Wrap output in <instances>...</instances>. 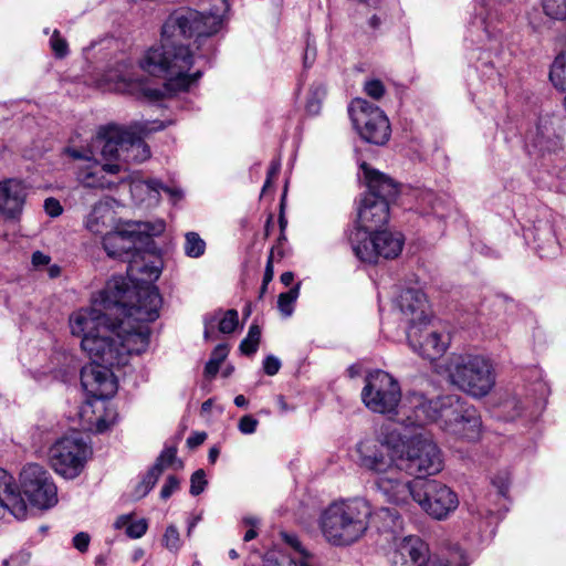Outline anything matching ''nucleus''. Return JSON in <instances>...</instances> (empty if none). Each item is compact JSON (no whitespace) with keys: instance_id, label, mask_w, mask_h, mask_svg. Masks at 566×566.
I'll return each mask as SVG.
<instances>
[{"instance_id":"f257e3e1","label":"nucleus","mask_w":566,"mask_h":566,"mask_svg":"<svg viewBox=\"0 0 566 566\" xmlns=\"http://www.w3.org/2000/svg\"><path fill=\"white\" fill-rule=\"evenodd\" d=\"M96 302L104 310H115L122 318L118 324L111 323L107 314L95 307L78 310L70 316L71 333L82 338L81 347L91 360L120 367L132 355L145 353L150 328L145 324L130 327V321L150 323L159 317L163 298L158 289L148 285L134 291L123 276H114Z\"/></svg>"},{"instance_id":"f03ea898","label":"nucleus","mask_w":566,"mask_h":566,"mask_svg":"<svg viewBox=\"0 0 566 566\" xmlns=\"http://www.w3.org/2000/svg\"><path fill=\"white\" fill-rule=\"evenodd\" d=\"M221 27L222 18L216 12L205 14L190 8L174 11L163 25L160 45L147 50L139 60L143 71L164 77L165 84L158 87L149 80L136 76L134 64L122 61L105 72L104 87L147 103L188 91L201 76V72L188 73L193 55L181 39L196 36V42H199L219 32Z\"/></svg>"},{"instance_id":"7ed1b4c3","label":"nucleus","mask_w":566,"mask_h":566,"mask_svg":"<svg viewBox=\"0 0 566 566\" xmlns=\"http://www.w3.org/2000/svg\"><path fill=\"white\" fill-rule=\"evenodd\" d=\"M171 122H138L129 126L108 124L102 126L96 136L103 159L101 164L92 157L91 150L66 148V154L83 161L77 168V180L85 188L114 189L126 181L124 164H138L150 157L149 146L144 138L164 129Z\"/></svg>"},{"instance_id":"20e7f679","label":"nucleus","mask_w":566,"mask_h":566,"mask_svg":"<svg viewBox=\"0 0 566 566\" xmlns=\"http://www.w3.org/2000/svg\"><path fill=\"white\" fill-rule=\"evenodd\" d=\"M165 222L156 220L128 221L122 229L107 232L103 238V248L108 256L127 262L128 277L140 285L153 286L151 282L159 279L161 273L160 261H146V255L155 256L157 247L154 237L165 231Z\"/></svg>"},{"instance_id":"39448f33","label":"nucleus","mask_w":566,"mask_h":566,"mask_svg":"<svg viewBox=\"0 0 566 566\" xmlns=\"http://www.w3.org/2000/svg\"><path fill=\"white\" fill-rule=\"evenodd\" d=\"M371 505L363 497L331 503L319 516V530L333 546L345 547L359 541L367 532Z\"/></svg>"},{"instance_id":"423d86ee","label":"nucleus","mask_w":566,"mask_h":566,"mask_svg":"<svg viewBox=\"0 0 566 566\" xmlns=\"http://www.w3.org/2000/svg\"><path fill=\"white\" fill-rule=\"evenodd\" d=\"M367 185L357 208V221L352 229L368 232L379 230L389 220V205L398 195L397 184L385 174L373 169L367 163L359 165Z\"/></svg>"},{"instance_id":"0eeeda50","label":"nucleus","mask_w":566,"mask_h":566,"mask_svg":"<svg viewBox=\"0 0 566 566\" xmlns=\"http://www.w3.org/2000/svg\"><path fill=\"white\" fill-rule=\"evenodd\" d=\"M440 368L453 386L473 398H484L496 384L494 365L484 355L452 354Z\"/></svg>"},{"instance_id":"6e6552de","label":"nucleus","mask_w":566,"mask_h":566,"mask_svg":"<svg viewBox=\"0 0 566 566\" xmlns=\"http://www.w3.org/2000/svg\"><path fill=\"white\" fill-rule=\"evenodd\" d=\"M525 148L536 166L557 175V160L563 151L557 120L549 114H541L534 128L526 134Z\"/></svg>"},{"instance_id":"1a4fd4ad","label":"nucleus","mask_w":566,"mask_h":566,"mask_svg":"<svg viewBox=\"0 0 566 566\" xmlns=\"http://www.w3.org/2000/svg\"><path fill=\"white\" fill-rule=\"evenodd\" d=\"M347 239L355 256L361 262L377 263L380 258L395 259L403 247L405 238L400 232L364 229H349Z\"/></svg>"},{"instance_id":"9d476101","label":"nucleus","mask_w":566,"mask_h":566,"mask_svg":"<svg viewBox=\"0 0 566 566\" xmlns=\"http://www.w3.org/2000/svg\"><path fill=\"white\" fill-rule=\"evenodd\" d=\"M360 396L368 410L388 417H397L402 402L399 381L381 369H375L366 375Z\"/></svg>"},{"instance_id":"9b49d317","label":"nucleus","mask_w":566,"mask_h":566,"mask_svg":"<svg viewBox=\"0 0 566 566\" xmlns=\"http://www.w3.org/2000/svg\"><path fill=\"white\" fill-rule=\"evenodd\" d=\"M440 428L450 436L467 441L480 438L482 420L478 409L458 395L442 396Z\"/></svg>"},{"instance_id":"f8f14e48","label":"nucleus","mask_w":566,"mask_h":566,"mask_svg":"<svg viewBox=\"0 0 566 566\" xmlns=\"http://www.w3.org/2000/svg\"><path fill=\"white\" fill-rule=\"evenodd\" d=\"M396 467L416 476V481H423L426 476L442 470L441 451L431 439L416 436L407 441L406 450L397 455Z\"/></svg>"},{"instance_id":"ddd939ff","label":"nucleus","mask_w":566,"mask_h":566,"mask_svg":"<svg viewBox=\"0 0 566 566\" xmlns=\"http://www.w3.org/2000/svg\"><path fill=\"white\" fill-rule=\"evenodd\" d=\"M532 374L535 380L531 388L515 391L500 402L499 417L504 421H513L520 417L535 420L545 408L548 386L542 380L541 370L533 369Z\"/></svg>"},{"instance_id":"4468645a","label":"nucleus","mask_w":566,"mask_h":566,"mask_svg":"<svg viewBox=\"0 0 566 566\" xmlns=\"http://www.w3.org/2000/svg\"><path fill=\"white\" fill-rule=\"evenodd\" d=\"M390 560L391 566H468L465 554L459 546H454L444 559L436 562L430 558L428 544L413 535L400 539Z\"/></svg>"},{"instance_id":"2eb2a0df","label":"nucleus","mask_w":566,"mask_h":566,"mask_svg":"<svg viewBox=\"0 0 566 566\" xmlns=\"http://www.w3.org/2000/svg\"><path fill=\"white\" fill-rule=\"evenodd\" d=\"M20 486L29 503L39 510H49L57 503V489L50 473L36 463L23 467Z\"/></svg>"},{"instance_id":"dca6fc26","label":"nucleus","mask_w":566,"mask_h":566,"mask_svg":"<svg viewBox=\"0 0 566 566\" xmlns=\"http://www.w3.org/2000/svg\"><path fill=\"white\" fill-rule=\"evenodd\" d=\"M415 502L434 520H446L459 506L455 492L436 480L420 481Z\"/></svg>"},{"instance_id":"f3484780","label":"nucleus","mask_w":566,"mask_h":566,"mask_svg":"<svg viewBox=\"0 0 566 566\" xmlns=\"http://www.w3.org/2000/svg\"><path fill=\"white\" fill-rule=\"evenodd\" d=\"M442 413V396L429 399L417 391L408 392L402 399L398 421L406 428H421L436 422L440 427Z\"/></svg>"},{"instance_id":"a211bd4d","label":"nucleus","mask_w":566,"mask_h":566,"mask_svg":"<svg viewBox=\"0 0 566 566\" xmlns=\"http://www.w3.org/2000/svg\"><path fill=\"white\" fill-rule=\"evenodd\" d=\"M87 453V446L82 438L64 437L51 447L50 461L56 473L74 479L84 468Z\"/></svg>"},{"instance_id":"6ab92c4d","label":"nucleus","mask_w":566,"mask_h":566,"mask_svg":"<svg viewBox=\"0 0 566 566\" xmlns=\"http://www.w3.org/2000/svg\"><path fill=\"white\" fill-rule=\"evenodd\" d=\"M348 115L364 140L375 145H384L388 142L391 128L381 108H348Z\"/></svg>"},{"instance_id":"aec40b11","label":"nucleus","mask_w":566,"mask_h":566,"mask_svg":"<svg viewBox=\"0 0 566 566\" xmlns=\"http://www.w3.org/2000/svg\"><path fill=\"white\" fill-rule=\"evenodd\" d=\"M395 313L403 324V331H413L429 322L426 295L417 289L403 290L395 300Z\"/></svg>"},{"instance_id":"412c9836","label":"nucleus","mask_w":566,"mask_h":566,"mask_svg":"<svg viewBox=\"0 0 566 566\" xmlns=\"http://www.w3.org/2000/svg\"><path fill=\"white\" fill-rule=\"evenodd\" d=\"M114 367L93 363L81 368V385L86 395L96 400L112 398L117 390Z\"/></svg>"},{"instance_id":"4be33fe9","label":"nucleus","mask_w":566,"mask_h":566,"mask_svg":"<svg viewBox=\"0 0 566 566\" xmlns=\"http://www.w3.org/2000/svg\"><path fill=\"white\" fill-rule=\"evenodd\" d=\"M420 481H407L400 478L399 470L376 476L374 486L376 491L389 503L406 505L410 500L415 501V494Z\"/></svg>"},{"instance_id":"5701e85b","label":"nucleus","mask_w":566,"mask_h":566,"mask_svg":"<svg viewBox=\"0 0 566 566\" xmlns=\"http://www.w3.org/2000/svg\"><path fill=\"white\" fill-rule=\"evenodd\" d=\"M427 325L407 332V340L415 353L424 359L434 360L447 350L450 337L448 334L428 331Z\"/></svg>"},{"instance_id":"b1692460","label":"nucleus","mask_w":566,"mask_h":566,"mask_svg":"<svg viewBox=\"0 0 566 566\" xmlns=\"http://www.w3.org/2000/svg\"><path fill=\"white\" fill-rule=\"evenodd\" d=\"M360 467L375 473L377 476L392 472L397 469V455L389 453L387 449L375 439H366L358 443Z\"/></svg>"},{"instance_id":"393cba45","label":"nucleus","mask_w":566,"mask_h":566,"mask_svg":"<svg viewBox=\"0 0 566 566\" xmlns=\"http://www.w3.org/2000/svg\"><path fill=\"white\" fill-rule=\"evenodd\" d=\"M27 196V186L20 179L9 178L0 181V214L6 220L18 221Z\"/></svg>"},{"instance_id":"a878e982","label":"nucleus","mask_w":566,"mask_h":566,"mask_svg":"<svg viewBox=\"0 0 566 566\" xmlns=\"http://www.w3.org/2000/svg\"><path fill=\"white\" fill-rule=\"evenodd\" d=\"M9 511L17 520L27 517V503L12 474L0 468V515Z\"/></svg>"},{"instance_id":"bb28decb","label":"nucleus","mask_w":566,"mask_h":566,"mask_svg":"<svg viewBox=\"0 0 566 566\" xmlns=\"http://www.w3.org/2000/svg\"><path fill=\"white\" fill-rule=\"evenodd\" d=\"M415 211L424 217H432L439 223L448 214V199L430 189H418L413 192Z\"/></svg>"},{"instance_id":"cd10ccee","label":"nucleus","mask_w":566,"mask_h":566,"mask_svg":"<svg viewBox=\"0 0 566 566\" xmlns=\"http://www.w3.org/2000/svg\"><path fill=\"white\" fill-rule=\"evenodd\" d=\"M123 177L126 178V181L122 185L128 187L132 199L136 203H143L146 200H148L149 202H158L159 187H161L160 180H158V179L142 180L138 178H134L129 175H125Z\"/></svg>"},{"instance_id":"c85d7f7f","label":"nucleus","mask_w":566,"mask_h":566,"mask_svg":"<svg viewBox=\"0 0 566 566\" xmlns=\"http://www.w3.org/2000/svg\"><path fill=\"white\" fill-rule=\"evenodd\" d=\"M530 231L541 258H547L556 253L558 241L552 224L547 220H537Z\"/></svg>"},{"instance_id":"c756f323","label":"nucleus","mask_w":566,"mask_h":566,"mask_svg":"<svg viewBox=\"0 0 566 566\" xmlns=\"http://www.w3.org/2000/svg\"><path fill=\"white\" fill-rule=\"evenodd\" d=\"M115 211L106 201L96 202L85 220V227L94 234H102L113 223Z\"/></svg>"},{"instance_id":"7c9ffc66","label":"nucleus","mask_w":566,"mask_h":566,"mask_svg":"<svg viewBox=\"0 0 566 566\" xmlns=\"http://www.w3.org/2000/svg\"><path fill=\"white\" fill-rule=\"evenodd\" d=\"M49 373L56 379H64L74 374L80 364L77 358L65 349H55L50 358Z\"/></svg>"},{"instance_id":"2f4dec72","label":"nucleus","mask_w":566,"mask_h":566,"mask_svg":"<svg viewBox=\"0 0 566 566\" xmlns=\"http://www.w3.org/2000/svg\"><path fill=\"white\" fill-rule=\"evenodd\" d=\"M280 537L293 552L289 559V566H311L308 553L302 546L296 534L280 532Z\"/></svg>"},{"instance_id":"473e14b6","label":"nucleus","mask_w":566,"mask_h":566,"mask_svg":"<svg viewBox=\"0 0 566 566\" xmlns=\"http://www.w3.org/2000/svg\"><path fill=\"white\" fill-rule=\"evenodd\" d=\"M114 527L116 530L125 528V533L129 538H140L143 537L148 530V522L146 518H140L137 521L133 520V514H123L116 518L114 522Z\"/></svg>"},{"instance_id":"72a5a7b5","label":"nucleus","mask_w":566,"mask_h":566,"mask_svg":"<svg viewBox=\"0 0 566 566\" xmlns=\"http://www.w3.org/2000/svg\"><path fill=\"white\" fill-rule=\"evenodd\" d=\"M370 521L373 523L380 522V525H377L379 532L394 533L401 525V516L398 511L389 507H381L376 512L371 511Z\"/></svg>"},{"instance_id":"f704fd0d","label":"nucleus","mask_w":566,"mask_h":566,"mask_svg":"<svg viewBox=\"0 0 566 566\" xmlns=\"http://www.w3.org/2000/svg\"><path fill=\"white\" fill-rule=\"evenodd\" d=\"M381 443L385 449L391 452L394 455H399L401 450H406L407 442L403 441L401 433L390 426L384 427L376 440Z\"/></svg>"},{"instance_id":"c9c22d12","label":"nucleus","mask_w":566,"mask_h":566,"mask_svg":"<svg viewBox=\"0 0 566 566\" xmlns=\"http://www.w3.org/2000/svg\"><path fill=\"white\" fill-rule=\"evenodd\" d=\"M229 347L227 344L217 345L205 366V377L208 379H212L219 371L221 364L228 357Z\"/></svg>"},{"instance_id":"e433bc0d","label":"nucleus","mask_w":566,"mask_h":566,"mask_svg":"<svg viewBox=\"0 0 566 566\" xmlns=\"http://www.w3.org/2000/svg\"><path fill=\"white\" fill-rule=\"evenodd\" d=\"M500 507L497 510H493L483 503H479L475 506L470 507V513L478 522L481 523V527L483 525L488 527L500 518Z\"/></svg>"},{"instance_id":"4c0bfd02","label":"nucleus","mask_w":566,"mask_h":566,"mask_svg":"<svg viewBox=\"0 0 566 566\" xmlns=\"http://www.w3.org/2000/svg\"><path fill=\"white\" fill-rule=\"evenodd\" d=\"M185 254L189 258L197 259L203 255L206 251V242L197 232H187L185 234L184 244Z\"/></svg>"},{"instance_id":"58836bf2","label":"nucleus","mask_w":566,"mask_h":566,"mask_svg":"<svg viewBox=\"0 0 566 566\" xmlns=\"http://www.w3.org/2000/svg\"><path fill=\"white\" fill-rule=\"evenodd\" d=\"M301 283L295 284L287 292L281 293L277 298V307L280 312L289 317L294 312V303L300 295Z\"/></svg>"},{"instance_id":"ea45409f","label":"nucleus","mask_w":566,"mask_h":566,"mask_svg":"<svg viewBox=\"0 0 566 566\" xmlns=\"http://www.w3.org/2000/svg\"><path fill=\"white\" fill-rule=\"evenodd\" d=\"M261 339V329L256 324L249 327L248 335L241 340L239 349L243 355L256 353Z\"/></svg>"},{"instance_id":"a19ab883","label":"nucleus","mask_w":566,"mask_h":566,"mask_svg":"<svg viewBox=\"0 0 566 566\" xmlns=\"http://www.w3.org/2000/svg\"><path fill=\"white\" fill-rule=\"evenodd\" d=\"M161 545L170 553L178 554L182 547V539L179 533V530L175 524H170L166 527L163 538Z\"/></svg>"},{"instance_id":"79ce46f5","label":"nucleus","mask_w":566,"mask_h":566,"mask_svg":"<svg viewBox=\"0 0 566 566\" xmlns=\"http://www.w3.org/2000/svg\"><path fill=\"white\" fill-rule=\"evenodd\" d=\"M543 12L551 20H565L566 0H543Z\"/></svg>"},{"instance_id":"37998d69","label":"nucleus","mask_w":566,"mask_h":566,"mask_svg":"<svg viewBox=\"0 0 566 566\" xmlns=\"http://www.w3.org/2000/svg\"><path fill=\"white\" fill-rule=\"evenodd\" d=\"M161 474L163 471L154 464L137 485L136 493L139 496L147 495L154 489Z\"/></svg>"},{"instance_id":"c03bdc74","label":"nucleus","mask_w":566,"mask_h":566,"mask_svg":"<svg viewBox=\"0 0 566 566\" xmlns=\"http://www.w3.org/2000/svg\"><path fill=\"white\" fill-rule=\"evenodd\" d=\"M178 463V468L182 467V462L177 459V446H166L155 461V465L163 472L165 469Z\"/></svg>"},{"instance_id":"a18cd8bd","label":"nucleus","mask_w":566,"mask_h":566,"mask_svg":"<svg viewBox=\"0 0 566 566\" xmlns=\"http://www.w3.org/2000/svg\"><path fill=\"white\" fill-rule=\"evenodd\" d=\"M239 324V314L237 310L222 311L219 322V332L222 334H231Z\"/></svg>"},{"instance_id":"49530a36","label":"nucleus","mask_w":566,"mask_h":566,"mask_svg":"<svg viewBox=\"0 0 566 566\" xmlns=\"http://www.w3.org/2000/svg\"><path fill=\"white\" fill-rule=\"evenodd\" d=\"M492 486L496 489V499H506L510 486V473L507 471L499 472L492 478Z\"/></svg>"},{"instance_id":"de8ad7c7","label":"nucleus","mask_w":566,"mask_h":566,"mask_svg":"<svg viewBox=\"0 0 566 566\" xmlns=\"http://www.w3.org/2000/svg\"><path fill=\"white\" fill-rule=\"evenodd\" d=\"M50 46L54 52V55L62 59L69 53V45L64 38L61 36L57 30H54L50 38Z\"/></svg>"},{"instance_id":"09e8293b","label":"nucleus","mask_w":566,"mask_h":566,"mask_svg":"<svg viewBox=\"0 0 566 566\" xmlns=\"http://www.w3.org/2000/svg\"><path fill=\"white\" fill-rule=\"evenodd\" d=\"M207 484L206 472L202 469L195 471L190 478V494L193 496L201 494Z\"/></svg>"},{"instance_id":"8fccbe9b","label":"nucleus","mask_w":566,"mask_h":566,"mask_svg":"<svg viewBox=\"0 0 566 566\" xmlns=\"http://www.w3.org/2000/svg\"><path fill=\"white\" fill-rule=\"evenodd\" d=\"M325 96V85L323 83H314L308 91L307 106L321 105L324 102Z\"/></svg>"},{"instance_id":"3c124183","label":"nucleus","mask_w":566,"mask_h":566,"mask_svg":"<svg viewBox=\"0 0 566 566\" xmlns=\"http://www.w3.org/2000/svg\"><path fill=\"white\" fill-rule=\"evenodd\" d=\"M365 93L371 97L373 99H380L385 94V86L379 80H369L366 81L364 85Z\"/></svg>"},{"instance_id":"603ef678","label":"nucleus","mask_w":566,"mask_h":566,"mask_svg":"<svg viewBox=\"0 0 566 566\" xmlns=\"http://www.w3.org/2000/svg\"><path fill=\"white\" fill-rule=\"evenodd\" d=\"M259 420L251 415L241 417L238 429L243 434H253L256 431Z\"/></svg>"},{"instance_id":"864d4df0","label":"nucleus","mask_w":566,"mask_h":566,"mask_svg":"<svg viewBox=\"0 0 566 566\" xmlns=\"http://www.w3.org/2000/svg\"><path fill=\"white\" fill-rule=\"evenodd\" d=\"M179 479L175 475H169L161 488L160 497L163 500H168L179 489Z\"/></svg>"},{"instance_id":"5fc2aeb1","label":"nucleus","mask_w":566,"mask_h":566,"mask_svg":"<svg viewBox=\"0 0 566 566\" xmlns=\"http://www.w3.org/2000/svg\"><path fill=\"white\" fill-rule=\"evenodd\" d=\"M281 366V360L274 355H268L263 360V370L268 376L276 375Z\"/></svg>"},{"instance_id":"6e6d98bb","label":"nucleus","mask_w":566,"mask_h":566,"mask_svg":"<svg viewBox=\"0 0 566 566\" xmlns=\"http://www.w3.org/2000/svg\"><path fill=\"white\" fill-rule=\"evenodd\" d=\"M44 211L52 218H56L62 214L63 208L60 201L53 197L44 200Z\"/></svg>"},{"instance_id":"4d7b16f0","label":"nucleus","mask_w":566,"mask_h":566,"mask_svg":"<svg viewBox=\"0 0 566 566\" xmlns=\"http://www.w3.org/2000/svg\"><path fill=\"white\" fill-rule=\"evenodd\" d=\"M528 21L535 31H541L547 27L546 20L543 19L541 12L537 9H534L528 13Z\"/></svg>"},{"instance_id":"13d9d810","label":"nucleus","mask_w":566,"mask_h":566,"mask_svg":"<svg viewBox=\"0 0 566 566\" xmlns=\"http://www.w3.org/2000/svg\"><path fill=\"white\" fill-rule=\"evenodd\" d=\"M90 535L85 532H80L73 537V545L74 547L80 551L81 553H84L87 551L90 545Z\"/></svg>"},{"instance_id":"bf43d9fd","label":"nucleus","mask_w":566,"mask_h":566,"mask_svg":"<svg viewBox=\"0 0 566 566\" xmlns=\"http://www.w3.org/2000/svg\"><path fill=\"white\" fill-rule=\"evenodd\" d=\"M50 262H51V258L48 254H45L41 251H35L32 253L31 263L35 270H40L43 266L49 265Z\"/></svg>"},{"instance_id":"052dcab7","label":"nucleus","mask_w":566,"mask_h":566,"mask_svg":"<svg viewBox=\"0 0 566 566\" xmlns=\"http://www.w3.org/2000/svg\"><path fill=\"white\" fill-rule=\"evenodd\" d=\"M222 314V310H216L213 312L207 313L203 315V326L211 327L216 331L219 329L220 316Z\"/></svg>"},{"instance_id":"680f3d73","label":"nucleus","mask_w":566,"mask_h":566,"mask_svg":"<svg viewBox=\"0 0 566 566\" xmlns=\"http://www.w3.org/2000/svg\"><path fill=\"white\" fill-rule=\"evenodd\" d=\"M280 169H281V160L280 159L272 160V163L269 167V170H268L266 180L263 185V191L270 186L272 178L277 176V174L280 172Z\"/></svg>"},{"instance_id":"e2e57ef3","label":"nucleus","mask_w":566,"mask_h":566,"mask_svg":"<svg viewBox=\"0 0 566 566\" xmlns=\"http://www.w3.org/2000/svg\"><path fill=\"white\" fill-rule=\"evenodd\" d=\"M164 191L167 193L174 201H178L182 198L184 192L178 187H169L161 182V187H159V192Z\"/></svg>"},{"instance_id":"0e129e2a","label":"nucleus","mask_w":566,"mask_h":566,"mask_svg":"<svg viewBox=\"0 0 566 566\" xmlns=\"http://www.w3.org/2000/svg\"><path fill=\"white\" fill-rule=\"evenodd\" d=\"M207 434L205 432H193L187 438V446L190 449L197 448L205 442Z\"/></svg>"},{"instance_id":"69168bd1","label":"nucleus","mask_w":566,"mask_h":566,"mask_svg":"<svg viewBox=\"0 0 566 566\" xmlns=\"http://www.w3.org/2000/svg\"><path fill=\"white\" fill-rule=\"evenodd\" d=\"M20 560L21 564H25L30 559V554L25 552L19 553L17 556H11L9 559L4 560L3 565L9 566L10 564L15 563V560Z\"/></svg>"},{"instance_id":"338daca9","label":"nucleus","mask_w":566,"mask_h":566,"mask_svg":"<svg viewBox=\"0 0 566 566\" xmlns=\"http://www.w3.org/2000/svg\"><path fill=\"white\" fill-rule=\"evenodd\" d=\"M315 56H316L315 49H311L307 45V49H306L305 54H304V65H305V67H310L313 64V62L315 60Z\"/></svg>"},{"instance_id":"774afa93","label":"nucleus","mask_w":566,"mask_h":566,"mask_svg":"<svg viewBox=\"0 0 566 566\" xmlns=\"http://www.w3.org/2000/svg\"><path fill=\"white\" fill-rule=\"evenodd\" d=\"M201 517L200 515L193 516L188 521L187 525V537H190L192 535L193 530L196 528L197 524L200 522Z\"/></svg>"}]
</instances>
